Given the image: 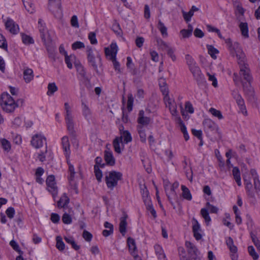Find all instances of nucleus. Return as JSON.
<instances>
[{
    "label": "nucleus",
    "instance_id": "nucleus-51",
    "mask_svg": "<svg viewBox=\"0 0 260 260\" xmlns=\"http://www.w3.org/2000/svg\"><path fill=\"white\" fill-rule=\"evenodd\" d=\"M157 44L159 48L162 50H167L170 46L161 39H157L156 40Z\"/></svg>",
    "mask_w": 260,
    "mask_h": 260
},
{
    "label": "nucleus",
    "instance_id": "nucleus-9",
    "mask_svg": "<svg viewBox=\"0 0 260 260\" xmlns=\"http://www.w3.org/2000/svg\"><path fill=\"white\" fill-rule=\"evenodd\" d=\"M64 61L69 69H72L73 64H74L76 67L77 71L80 74L83 76L85 75L86 72L84 68L80 63V62L77 60L76 57L75 55L71 54L70 55H66L64 57Z\"/></svg>",
    "mask_w": 260,
    "mask_h": 260
},
{
    "label": "nucleus",
    "instance_id": "nucleus-42",
    "mask_svg": "<svg viewBox=\"0 0 260 260\" xmlns=\"http://www.w3.org/2000/svg\"><path fill=\"white\" fill-rule=\"evenodd\" d=\"M56 248L60 251H62L64 249L65 244L63 243L62 238L60 236H57L56 238Z\"/></svg>",
    "mask_w": 260,
    "mask_h": 260
},
{
    "label": "nucleus",
    "instance_id": "nucleus-2",
    "mask_svg": "<svg viewBox=\"0 0 260 260\" xmlns=\"http://www.w3.org/2000/svg\"><path fill=\"white\" fill-rule=\"evenodd\" d=\"M243 179L248 196L253 198L255 192L260 191V182L255 170H251L250 173L244 174Z\"/></svg>",
    "mask_w": 260,
    "mask_h": 260
},
{
    "label": "nucleus",
    "instance_id": "nucleus-62",
    "mask_svg": "<svg viewBox=\"0 0 260 260\" xmlns=\"http://www.w3.org/2000/svg\"><path fill=\"white\" fill-rule=\"evenodd\" d=\"M207 76H208L209 80L212 82V85L214 87H216L217 86V79L215 78L214 75H211L210 73H208Z\"/></svg>",
    "mask_w": 260,
    "mask_h": 260
},
{
    "label": "nucleus",
    "instance_id": "nucleus-43",
    "mask_svg": "<svg viewBox=\"0 0 260 260\" xmlns=\"http://www.w3.org/2000/svg\"><path fill=\"white\" fill-rule=\"evenodd\" d=\"M201 214L202 216L205 219L207 224L208 225L209 222L211 221V218L209 215L208 211L207 209L206 208H203L201 210Z\"/></svg>",
    "mask_w": 260,
    "mask_h": 260
},
{
    "label": "nucleus",
    "instance_id": "nucleus-34",
    "mask_svg": "<svg viewBox=\"0 0 260 260\" xmlns=\"http://www.w3.org/2000/svg\"><path fill=\"white\" fill-rule=\"evenodd\" d=\"M181 189L182 190L183 198L188 201H190L192 199V196L188 188L185 185H182Z\"/></svg>",
    "mask_w": 260,
    "mask_h": 260
},
{
    "label": "nucleus",
    "instance_id": "nucleus-54",
    "mask_svg": "<svg viewBox=\"0 0 260 260\" xmlns=\"http://www.w3.org/2000/svg\"><path fill=\"white\" fill-rule=\"evenodd\" d=\"M145 205L146 206L147 209L150 211V213L154 217H155L156 216V213L155 210L153 208L151 202H149L147 201V202H146V204H145Z\"/></svg>",
    "mask_w": 260,
    "mask_h": 260
},
{
    "label": "nucleus",
    "instance_id": "nucleus-46",
    "mask_svg": "<svg viewBox=\"0 0 260 260\" xmlns=\"http://www.w3.org/2000/svg\"><path fill=\"white\" fill-rule=\"evenodd\" d=\"M209 111L213 116L218 118L219 119L223 118V116L219 110H216L214 108H211Z\"/></svg>",
    "mask_w": 260,
    "mask_h": 260
},
{
    "label": "nucleus",
    "instance_id": "nucleus-56",
    "mask_svg": "<svg viewBox=\"0 0 260 260\" xmlns=\"http://www.w3.org/2000/svg\"><path fill=\"white\" fill-rule=\"evenodd\" d=\"M185 60L188 66V67L193 66L197 63L195 62L192 56H191L189 54H186L185 55Z\"/></svg>",
    "mask_w": 260,
    "mask_h": 260
},
{
    "label": "nucleus",
    "instance_id": "nucleus-38",
    "mask_svg": "<svg viewBox=\"0 0 260 260\" xmlns=\"http://www.w3.org/2000/svg\"><path fill=\"white\" fill-rule=\"evenodd\" d=\"M157 28L161 32V35L164 37H168L167 28L165 26V24L160 21L159 20L157 24Z\"/></svg>",
    "mask_w": 260,
    "mask_h": 260
},
{
    "label": "nucleus",
    "instance_id": "nucleus-50",
    "mask_svg": "<svg viewBox=\"0 0 260 260\" xmlns=\"http://www.w3.org/2000/svg\"><path fill=\"white\" fill-rule=\"evenodd\" d=\"M248 251L249 254L254 260H257L258 258V255L255 252V249L252 246H248Z\"/></svg>",
    "mask_w": 260,
    "mask_h": 260
},
{
    "label": "nucleus",
    "instance_id": "nucleus-5",
    "mask_svg": "<svg viewBox=\"0 0 260 260\" xmlns=\"http://www.w3.org/2000/svg\"><path fill=\"white\" fill-rule=\"evenodd\" d=\"M0 104L3 110L8 113L13 112L17 107L16 102L8 93H4L2 94Z\"/></svg>",
    "mask_w": 260,
    "mask_h": 260
},
{
    "label": "nucleus",
    "instance_id": "nucleus-19",
    "mask_svg": "<svg viewBox=\"0 0 260 260\" xmlns=\"http://www.w3.org/2000/svg\"><path fill=\"white\" fill-rule=\"evenodd\" d=\"M65 120L68 131L71 135H73L75 133L73 115L65 116Z\"/></svg>",
    "mask_w": 260,
    "mask_h": 260
},
{
    "label": "nucleus",
    "instance_id": "nucleus-23",
    "mask_svg": "<svg viewBox=\"0 0 260 260\" xmlns=\"http://www.w3.org/2000/svg\"><path fill=\"white\" fill-rule=\"evenodd\" d=\"M205 128L208 130L213 131L216 130L217 125L210 119H206L203 122Z\"/></svg>",
    "mask_w": 260,
    "mask_h": 260
},
{
    "label": "nucleus",
    "instance_id": "nucleus-7",
    "mask_svg": "<svg viewBox=\"0 0 260 260\" xmlns=\"http://www.w3.org/2000/svg\"><path fill=\"white\" fill-rule=\"evenodd\" d=\"M87 55L88 62L89 66L98 73H100L99 68L102 66L101 57L99 54L94 56L93 51L90 47H88L87 49Z\"/></svg>",
    "mask_w": 260,
    "mask_h": 260
},
{
    "label": "nucleus",
    "instance_id": "nucleus-45",
    "mask_svg": "<svg viewBox=\"0 0 260 260\" xmlns=\"http://www.w3.org/2000/svg\"><path fill=\"white\" fill-rule=\"evenodd\" d=\"M58 89L57 87L54 83H49L48 85L47 94L52 95Z\"/></svg>",
    "mask_w": 260,
    "mask_h": 260
},
{
    "label": "nucleus",
    "instance_id": "nucleus-21",
    "mask_svg": "<svg viewBox=\"0 0 260 260\" xmlns=\"http://www.w3.org/2000/svg\"><path fill=\"white\" fill-rule=\"evenodd\" d=\"M23 79L26 83H29L32 81L34 77V72L32 69L26 68L23 72Z\"/></svg>",
    "mask_w": 260,
    "mask_h": 260
},
{
    "label": "nucleus",
    "instance_id": "nucleus-63",
    "mask_svg": "<svg viewBox=\"0 0 260 260\" xmlns=\"http://www.w3.org/2000/svg\"><path fill=\"white\" fill-rule=\"evenodd\" d=\"M15 212V210L13 207H9L6 211L7 216L10 219L14 217Z\"/></svg>",
    "mask_w": 260,
    "mask_h": 260
},
{
    "label": "nucleus",
    "instance_id": "nucleus-32",
    "mask_svg": "<svg viewBox=\"0 0 260 260\" xmlns=\"http://www.w3.org/2000/svg\"><path fill=\"white\" fill-rule=\"evenodd\" d=\"M192 31L193 27L190 24H189L187 29H183L180 31V34L183 38H187L192 35Z\"/></svg>",
    "mask_w": 260,
    "mask_h": 260
},
{
    "label": "nucleus",
    "instance_id": "nucleus-26",
    "mask_svg": "<svg viewBox=\"0 0 260 260\" xmlns=\"http://www.w3.org/2000/svg\"><path fill=\"white\" fill-rule=\"evenodd\" d=\"M166 105L169 108L171 114L174 117V118L179 116L177 110V105L174 100L168 103Z\"/></svg>",
    "mask_w": 260,
    "mask_h": 260
},
{
    "label": "nucleus",
    "instance_id": "nucleus-52",
    "mask_svg": "<svg viewBox=\"0 0 260 260\" xmlns=\"http://www.w3.org/2000/svg\"><path fill=\"white\" fill-rule=\"evenodd\" d=\"M175 120L179 124L180 126V129L183 133H185L187 132L186 127L183 121H182L181 118L179 116L176 117L175 118Z\"/></svg>",
    "mask_w": 260,
    "mask_h": 260
},
{
    "label": "nucleus",
    "instance_id": "nucleus-24",
    "mask_svg": "<svg viewBox=\"0 0 260 260\" xmlns=\"http://www.w3.org/2000/svg\"><path fill=\"white\" fill-rule=\"evenodd\" d=\"M81 107L84 116L87 119L89 118L91 115V112L85 101H82Z\"/></svg>",
    "mask_w": 260,
    "mask_h": 260
},
{
    "label": "nucleus",
    "instance_id": "nucleus-27",
    "mask_svg": "<svg viewBox=\"0 0 260 260\" xmlns=\"http://www.w3.org/2000/svg\"><path fill=\"white\" fill-rule=\"evenodd\" d=\"M155 252L159 260H167L166 255L162 247L159 245H155L154 247Z\"/></svg>",
    "mask_w": 260,
    "mask_h": 260
},
{
    "label": "nucleus",
    "instance_id": "nucleus-37",
    "mask_svg": "<svg viewBox=\"0 0 260 260\" xmlns=\"http://www.w3.org/2000/svg\"><path fill=\"white\" fill-rule=\"evenodd\" d=\"M141 193L145 204H146V202H147V201L149 202H151L150 198L149 195L148 190L145 186H144L143 188H141Z\"/></svg>",
    "mask_w": 260,
    "mask_h": 260
},
{
    "label": "nucleus",
    "instance_id": "nucleus-16",
    "mask_svg": "<svg viewBox=\"0 0 260 260\" xmlns=\"http://www.w3.org/2000/svg\"><path fill=\"white\" fill-rule=\"evenodd\" d=\"M151 121V120L149 117L145 115L144 112L143 110L140 111L137 119L138 125H142L145 127L150 123Z\"/></svg>",
    "mask_w": 260,
    "mask_h": 260
},
{
    "label": "nucleus",
    "instance_id": "nucleus-18",
    "mask_svg": "<svg viewBox=\"0 0 260 260\" xmlns=\"http://www.w3.org/2000/svg\"><path fill=\"white\" fill-rule=\"evenodd\" d=\"M61 145L62 148L66 155V157L68 158L69 157L71 151H70V145L69 140V138L67 136H64L61 139Z\"/></svg>",
    "mask_w": 260,
    "mask_h": 260
},
{
    "label": "nucleus",
    "instance_id": "nucleus-35",
    "mask_svg": "<svg viewBox=\"0 0 260 260\" xmlns=\"http://www.w3.org/2000/svg\"><path fill=\"white\" fill-rule=\"evenodd\" d=\"M239 27L242 35L245 38L249 37L248 24L246 22H241L239 24Z\"/></svg>",
    "mask_w": 260,
    "mask_h": 260
},
{
    "label": "nucleus",
    "instance_id": "nucleus-48",
    "mask_svg": "<svg viewBox=\"0 0 260 260\" xmlns=\"http://www.w3.org/2000/svg\"><path fill=\"white\" fill-rule=\"evenodd\" d=\"M175 188L172 189V187L170 186L169 190L168 191L169 194L170 195L171 200H169L172 205L174 206V208H175L174 204L172 201V200H176L177 199V195L175 191Z\"/></svg>",
    "mask_w": 260,
    "mask_h": 260
},
{
    "label": "nucleus",
    "instance_id": "nucleus-36",
    "mask_svg": "<svg viewBox=\"0 0 260 260\" xmlns=\"http://www.w3.org/2000/svg\"><path fill=\"white\" fill-rule=\"evenodd\" d=\"M226 243L228 246L231 252H237V248L234 244V241L232 238L228 237L226 240Z\"/></svg>",
    "mask_w": 260,
    "mask_h": 260
},
{
    "label": "nucleus",
    "instance_id": "nucleus-25",
    "mask_svg": "<svg viewBox=\"0 0 260 260\" xmlns=\"http://www.w3.org/2000/svg\"><path fill=\"white\" fill-rule=\"evenodd\" d=\"M104 158L108 165L113 166L115 164V158H114L111 151L109 150H106L105 151Z\"/></svg>",
    "mask_w": 260,
    "mask_h": 260
},
{
    "label": "nucleus",
    "instance_id": "nucleus-29",
    "mask_svg": "<svg viewBox=\"0 0 260 260\" xmlns=\"http://www.w3.org/2000/svg\"><path fill=\"white\" fill-rule=\"evenodd\" d=\"M69 203V199L66 195L63 194L57 202V206L59 208H64Z\"/></svg>",
    "mask_w": 260,
    "mask_h": 260
},
{
    "label": "nucleus",
    "instance_id": "nucleus-1",
    "mask_svg": "<svg viewBox=\"0 0 260 260\" xmlns=\"http://www.w3.org/2000/svg\"><path fill=\"white\" fill-rule=\"evenodd\" d=\"M230 54L233 56H236L240 68V75L246 82L242 81L244 90L246 92L252 93V89L250 86L252 77L250 73L248 65L246 62L245 55L240 44L237 42L232 43L231 39L225 40Z\"/></svg>",
    "mask_w": 260,
    "mask_h": 260
},
{
    "label": "nucleus",
    "instance_id": "nucleus-44",
    "mask_svg": "<svg viewBox=\"0 0 260 260\" xmlns=\"http://www.w3.org/2000/svg\"><path fill=\"white\" fill-rule=\"evenodd\" d=\"M0 141L4 150L8 152L9 151L11 148L10 142L6 139H1Z\"/></svg>",
    "mask_w": 260,
    "mask_h": 260
},
{
    "label": "nucleus",
    "instance_id": "nucleus-57",
    "mask_svg": "<svg viewBox=\"0 0 260 260\" xmlns=\"http://www.w3.org/2000/svg\"><path fill=\"white\" fill-rule=\"evenodd\" d=\"M133 102H134V98H133L132 94H131V93L128 94L127 107V109L129 111H131L132 110Z\"/></svg>",
    "mask_w": 260,
    "mask_h": 260
},
{
    "label": "nucleus",
    "instance_id": "nucleus-13",
    "mask_svg": "<svg viewBox=\"0 0 260 260\" xmlns=\"http://www.w3.org/2000/svg\"><path fill=\"white\" fill-rule=\"evenodd\" d=\"M5 25L7 29L13 34L18 32L19 28L16 23L11 19L8 18L6 21Z\"/></svg>",
    "mask_w": 260,
    "mask_h": 260
},
{
    "label": "nucleus",
    "instance_id": "nucleus-3",
    "mask_svg": "<svg viewBox=\"0 0 260 260\" xmlns=\"http://www.w3.org/2000/svg\"><path fill=\"white\" fill-rule=\"evenodd\" d=\"M105 182L108 188L112 190L122 179V174L120 172L112 171L105 173Z\"/></svg>",
    "mask_w": 260,
    "mask_h": 260
},
{
    "label": "nucleus",
    "instance_id": "nucleus-47",
    "mask_svg": "<svg viewBox=\"0 0 260 260\" xmlns=\"http://www.w3.org/2000/svg\"><path fill=\"white\" fill-rule=\"evenodd\" d=\"M94 170L96 179L99 182H101L103 178V174L102 171L99 169V166L98 165H94Z\"/></svg>",
    "mask_w": 260,
    "mask_h": 260
},
{
    "label": "nucleus",
    "instance_id": "nucleus-55",
    "mask_svg": "<svg viewBox=\"0 0 260 260\" xmlns=\"http://www.w3.org/2000/svg\"><path fill=\"white\" fill-rule=\"evenodd\" d=\"M85 47V45L83 42H81L80 41H77L74 42L72 45V48L75 50L78 49H81Z\"/></svg>",
    "mask_w": 260,
    "mask_h": 260
},
{
    "label": "nucleus",
    "instance_id": "nucleus-15",
    "mask_svg": "<svg viewBox=\"0 0 260 260\" xmlns=\"http://www.w3.org/2000/svg\"><path fill=\"white\" fill-rule=\"evenodd\" d=\"M234 98L236 101V102L239 107L240 112L244 115L246 116L247 115V112L244 104V100L238 93H235V94H234Z\"/></svg>",
    "mask_w": 260,
    "mask_h": 260
},
{
    "label": "nucleus",
    "instance_id": "nucleus-53",
    "mask_svg": "<svg viewBox=\"0 0 260 260\" xmlns=\"http://www.w3.org/2000/svg\"><path fill=\"white\" fill-rule=\"evenodd\" d=\"M193 14L194 13L190 10H189V11L188 12H186L184 11H182L183 17L184 20L187 22L190 21L192 16L193 15Z\"/></svg>",
    "mask_w": 260,
    "mask_h": 260
},
{
    "label": "nucleus",
    "instance_id": "nucleus-39",
    "mask_svg": "<svg viewBox=\"0 0 260 260\" xmlns=\"http://www.w3.org/2000/svg\"><path fill=\"white\" fill-rule=\"evenodd\" d=\"M207 48L208 49V53L214 59L216 58V54L219 53L218 50L214 48L212 45H207Z\"/></svg>",
    "mask_w": 260,
    "mask_h": 260
},
{
    "label": "nucleus",
    "instance_id": "nucleus-10",
    "mask_svg": "<svg viewBox=\"0 0 260 260\" xmlns=\"http://www.w3.org/2000/svg\"><path fill=\"white\" fill-rule=\"evenodd\" d=\"M46 184L48 190L52 194L53 197L54 198L57 196L58 192L54 176L50 175L47 178Z\"/></svg>",
    "mask_w": 260,
    "mask_h": 260
},
{
    "label": "nucleus",
    "instance_id": "nucleus-8",
    "mask_svg": "<svg viewBox=\"0 0 260 260\" xmlns=\"http://www.w3.org/2000/svg\"><path fill=\"white\" fill-rule=\"evenodd\" d=\"M48 9L57 19L62 17L61 0H48Z\"/></svg>",
    "mask_w": 260,
    "mask_h": 260
},
{
    "label": "nucleus",
    "instance_id": "nucleus-22",
    "mask_svg": "<svg viewBox=\"0 0 260 260\" xmlns=\"http://www.w3.org/2000/svg\"><path fill=\"white\" fill-rule=\"evenodd\" d=\"M127 218V215L125 214H124L123 216L120 219V221L119 223V231L123 236L125 235L126 232Z\"/></svg>",
    "mask_w": 260,
    "mask_h": 260
},
{
    "label": "nucleus",
    "instance_id": "nucleus-31",
    "mask_svg": "<svg viewBox=\"0 0 260 260\" xmlns=\"http://www.w3.org/2000/svg\"><path fill=\"white\" fill-rule=\"evenodd\" d=\"M118 138H121V140H122V139H123V142L125 144L131 142L132 140L131 135L128 131L122 132L120 135V136L118 137Z\"/></svg>",
    "mask_w": 260,
    "mask_h": 260
},
{
    "label": "nucleus",
    "instance_id": "nucleus-12",
    "mask_svg": "<svg viewBox=\"0 0 260 260\" xmlns=\"http://www.w3.org/2000/svg\"><path fill=\"white\" fill-rule=\"evenodd\" d=\"M44 142L46 143V138L40 134L34 135L30 141L31 145L36 148L42 147Z\"/></svg>",
    "mask_w": 260,
    "mask_h": 260
},
{
    "label": "nucleus",
    "instance_id": "nucleus-58",
    "mask_svg": "<svg viewBox=\"0 0 260 260\" xmlns=\"http://www.w3.org/2000/svg\"><path fill=\"white\" fill-rule=\"evenodd\" d=\"M71 24L75 28H78L79 27L77 16L73 15L71 19Z\"/></svg>",
    "mask_w": 260,
    "mask_h": 260
},
{
    "label": "nucleus",
    "instance_id": "nucleus-6",
    "mask_svg": "<svg viewBox=\"0 0 260 260\" xmlns=\"http://www.w3.org/2000/svg\"><path fill=\"white\" fill-rule=\"evenodd\" d=\"M118 51V47L115 43H112L110 45V48H106L105 49V52L106 57L111 60L113 62V65L116 71L118 72H120V64L119 62L116 60V54Z\"/></svg>",
    "mask_w": 260,
    "mask_h": 260
},
{
    "label": "nucleus",
    "instance_id": "nucleus-17",
    "mask_svg": "<svg viewBox=\"0 0 260 260\" xmlns=\"http://www.w3.org/2000/svg\"><path fill=\"white\" fill-rule=\"evenodd\" d=\"M129 251L135 259L138 258L137 250L135 241L132 238L129 237L127 240Z\"/></svg>",
    "mask_w": 260,
    "mask_h": 260
},
{
    "label": "nucleus",
    "instance_id": "nucleus-41",
    "mask_svg": "<svg viewBox=\"0 0 260 260\" xmlns=\"http://www.w3.org/2000/svg\"><path fill=\"white\" fill-rule=\"evenodd\" d=\"M159 85L160 90L164 95L169 94V89L167 86L166 83L164 79H162L159 80Z\"/></svg>",
    "mask_w": 260,
    "mask_h": 260
},
{
    "label": "nucleus",
    "instance_id": "nucleus-28",
    "mask_svg": "<svg viewBox=\"0 0 260 260\" xmlns=\"http://www.w3.org/2000/svg\"><path fill=\"white\" fill-rule=\"evenodd\" d=\"M26 11L30 14L35 12V5L31 0H22Z\"/></svg>",
    "mask_w": 260,
    "mask_h": 260
},
{
    "label": "nucleus",
    "instance_id": "nucleus-20",
    "mask_svg": "<svg viewBox=\"0 0 260 260\" xmlns=\"http://www.w3.org/2000/svg\"><path fill=\"white\" fill-rule=\"evenodd\" d=\"M113 144L115 151L117 153H121L124 148V145L121 138L116 137L114 140Z\"/></svg>",
    "mask_w": 260,
    "mask_h": 260
},
{
    "label": "nucleus",
    "instance_id": "nucleus-4",
    "mask_svg": "<svg viewBox=\"0 0 260 260\" xmlns=\"http://www.w3.org/2000/svg\"><path fill=\"white\" fill-rule=\"evenodd\" d=\"M68 164L69 165L68 180L70 184V188L75 192V193L77 194L78 193V190L76 179L78 177V175L81 177V170L79 168V171L76 172L74 166L68 161Z\"/></svg>",
    "mask_w": 260,
    "mask_h": 260
},
{
    "label": "nucleus",
    "instance_id": "nucleus-33",
    "mask_svg": "<svg viewBox=\"0 0 260 260\" xmlns=\"http://www.w3.org/2000/svg\"><path fill=\"white\" fill-rule=\"evenodd\" d=\"M137 131L139 134L141 141L142 142H145L146 141V135L145 133V127L142 125L137 126Z\"/></svg>",
    "mask_w": 260,
    "mask_h": 260
},
{
    "label": "nucleus",
    "instance_id": "nucleus-59",
    "mask_svg": "<svg viewBox=\"0 0 260 260\" xmlns=\"http://www.w3.org/2000/svg\"><path fill=\"white\" fill-rule=\"evenodd\" d=\"M207 211H210L211 213H216L218 211V208L210 204L209 203H207L206 204V208Z\"/></svg>",
    "mask_w": 260,
    "mask_h": 260
},
{
    "label": "nucleus",
    "instance_id": "nucleus-40",
    "mask_svg": "<svg viewBox=\"0 0 260 260\" xmlns=\"http://www.w3.org/2000/svg\"><path fill=\"white\" fill-rule=\"evenodd\" d=\"M245 9L242 7L241 4H237L235 5V14L239 18L241 16H243L245 13Z\"/></svg>",
    "mask_w": 260,
    "mask_h": 260
},
{
    "label": "nucleus",
    "instance_id": "nucleus-11",
    "mask_svg": "<svg viewBox=\"0 0 260 260\" xmlns=\"http://www.w3.org/2000/svg\"><path fill=\"white\" fill-rule=\"evenodd\" d=\"M189 69L199 84L205 82L201 70L197 63L189 67Z\"/></svg>",
    "mask_w": 260,
    "mask_h": 260
},
{
    "label": "nucleus",
    "instance_id": "nucleus-64",
    "mask_svg": "<svg viewBox=\"0 0 260 260\" xmlns=\"http://www.w3.org/2000/svg\"><path fill=\"white\" fill-rule=\"evenodd\" d=\"M144 42V39L142 37H137L135 41L136 46L139 48L142 47Z\"/></svg>",
    "mask_w": 260,
    "mask_h": 260
},
{
    "label": "nucleus",
    "instance_id": "nucleus-30",
    "mask_svg": "<svg viewBox=\"0 0 260 260\" xmlns=\"http://www.w3.org/2000/svg\"><path fill=\"white\" fill-rule=\"evenodd\" d=\"M232 172L236 183L238 186H240L241 185V181L240 173L239 169L237 167H234L233 169Z\"/></svg>",
    "mask_w": 260,
    "mask_h": 260
},
{
    "label": "nucleus",
    "instance_id": "nucleus-49",
    "mask_svg": "<svg viewBox=\"0 0 260 260\" xmlns=\"http://www.w3.org/2000/svg\"><path fill=\"white\" fill-rule=\"evenodd\" d=\"M21 38L23 43L25 44L28 45L34 43V40L29 36L22 34L21 35Z\"/></svg>",
    "mask_w": 260,
    "mask_h": 260
},
{
    "label": "nucleus",
    "instance_id": "nucleus-14",
    "mask_svg": "<svg viewBox=\"0 0 260 260\" xmlns=\"http://www.w3.org/2000/svg\"><path fill=\"white\" fill-rule=\"evenodd\" d=\"M192 223L193 236L196 240H199L202 237V235L201 234V229L200 224H199L197 220L194 218H193L192 219Z\"/></svg>",
    "mask_w": 260,
    "mask_h": 260
},
{
    "label": "nucleus",
    "instance_id": "nucleus-61",
    "mask_svg": "<svg viewBox=\"0 0 260 260\" xmlns=\"http://www.w3.org/2000/svg\"><path fill=\"white\" fill-rule=\"evenodd\" d=\"M168 55L171 57L173 61H175L176 57L174 54V49L172 47H170L167 50Z\"/></svg>",
    "mask_w": 260,
    "mask_h": 260
},
{
    "label": "nucleus",
    "instance_id": "nucleus-60",
    "mask_svg": "<svg viewBox=\"0 0 260 260\" xmlns=\"http://www.w3.org/2000/svg\"><path fill=\"white\" fill-rule=\"evenodd\" d=\"M62 220L65 224H70L72 222V218L68 214L65 213L62 216Z\"/></svg>",
    "mask_w": 260,
    "mask_h": 260
}]
</instances>
